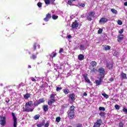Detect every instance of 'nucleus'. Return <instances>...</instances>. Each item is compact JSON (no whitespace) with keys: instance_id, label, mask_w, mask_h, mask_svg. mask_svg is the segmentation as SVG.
<instances>
[{"instance_id":"f257e3e1","label":"nucleus","mask_w":127,"mask_h":127,"mask_svg":"<svg viewBox=\"0 0 127 127\" xmlns=\"http://www.w3.org/2000/svg\"><path fill=\"white\" fill-rule=\"evenodd\" d=\"M33 103H32V101H30L27 102L25 104V108H23V111L26 112V113H29L30 112H33L34 111V108L31 109L29 108V107H33Z\"/></svg>"},{"instance_id":"f03ea898","label":"nucleus","mask_w":127,"mask_h":127,"mask_svg":"<svg viewBox=\"0 0 127 127\" xmlns=\"http://www.w3.org/2000/svg\"><path fill=\"white\" fill-rule=\"evenodd\" d=\"M67 115L69 120H73L75 117V106L73 105L69 107V109L67 112Z\"/></svg>"},{"instance_id":"7ed1b4c3","label":"nucleus","mask_w":127,"mask_h":127,"mask_svg":"<svg viewBox=\"0 0 127 127\" xmlns=\"http://www.w3.org/2000/svg\"><path fill=\"white\" fill-rule=\"evenodd\" d=\"M12 117H13V127H16L17 126V118L15 117V114L13 112H12Z\"/></svg>"},{"instance_id":"20e7f679","label":"nucleus","mask_w":127,"mask_h":127,"mask_svg":"<svg viewBox=\"0 0 127 127\" xmlns=\"http://www.w3.org/2000/svg\"><path fill=\"white\" fill-rule=\"evenodd\" d=\"M102 125V119H98L94 123L93 127H100Z\"/></svg>"},{"instance_id":"39448f33","label":"nucleus","mask_w":127,"mask_h":127,"mask_svg":"<svg viewBox=\"0 0 127 127\" xmlns=\"http://www.w3.org/2000/svg\"><path fill=\"white\" fill-rule=\"evenodd\" d=\"M6 124L5 117L0 116V125L1 126H4Z\"/></svg>"},{"instance_id":"423d86ee","label":"nucleus","mask_w":127,"mask_h":127,"mask_svg":"<svg viewBox=\"0 0 127 127\" xmlns=\"http://www.w3.org/2000/svg\"><path fill=\"white\" fill-rule=\"evenodd\" d=\"M98 72H99L100 76H105L106 69L104 67H100L98 69Z\"/></svg>"},{"instance_id":"0eeeda50","label":"nucleus","mask_w":127,"mask_h":127,"mask_svg":"<svg viewBox=\"0 0 127 127\" xmlns=\"http://www.w3.org/2000/svg\"><path fill=\"white\" fill-rule=\"evenodd\" d=\"M52 17V15H51V14L48 13L46 14V17L44 18V21L46 22H48V21H49V19Z\"/></svg>"},{"instance_id":"6e6552de","label":"nucleus","mask_w":127,"mask_h":127,"mask_svg":"<svg viewBox=\"0 0 127 127\" xmlns=\"http://www.w3.org/2000/svg\"><path fill=\"white\" fill-rule=\"evenodd\" d=\"M108 19L106 17H102L99 20V23L100 24H105L106 22H108Z\"/></svg>"},{"instance_id":"1a4fd4ad","label":"nucleus","mask_w":127,"mask_h":127,"mask_svg":"<svg viewBox=\"0 0 127 127\" xmlns=\"http://www.w3.org/2000/svg\"><path fill=\"white\" fill-rule=\"evenodd\" d=\"M78 26H79V23L75 20L74 22H72L71 27L72 28H76Z\"/></svg>"},{"instance_id":"9d476101","label":"nucleus","mask_w":127,"mask_h":127,"mask_svg":"<svg viewBox=\"0 0 127 127\" xmlns=\"http://www.w3.org/2000/svg\"><path fill=\"white\" fill-rule=\"evenodd\" d=\"M124 39V35L120 34L118 35V38L117 39L118 42H122Z\"/></svg>"},{"instance_id":"9b49d317","label":"nucleus","mask_w":127,"mask_h":127,"mask_svg":"<svg viewBox=\"0 0 127 127\" xmlns=\"http://www.w3.org/2000/svg\"><path fill=\"white\" fill-rule=\"evenodd\" d=\"M55 102H56L55 99H51L48 101V105H49V106H52V104H54V103H55Z\"/></svg>"},{"instance_id":"f8f14e48","label":"nucleus","mask_w":127,"mask_h":127,"mask_svg":"<svg viewBox=\"0 0 127 127\" xmlns=\"http://www.w3.org/2000/svg\"><path fill=\"white\" fill-rule=\"evenodd\" d=\"M69 99H70L71 102L75 101V94L71 93L69 94Z\"/></svg>"},{"instance_id":"ddd939ff","label":"nucleus","mask_w":127,"mask_h":127,"mask_svg":"<svg viewBox=\"0 0 127 127\" xmlns=\"http://www.w3.org/2000/svg\"><path fill=\"white\" fill-rule=\"evenodd\" d=\"M43 110L44 112H45V113L48 112V110H49V108H48V105H44L43 106Z\"/></svg>"},{"instance_id":"4468645a","label":"nucleus","mask_w":127,"mask_h":127,"mask_svg":"<svg viewBox=\"0 0 127 127\" xmlns=\"http://www.w3.org/2000/svg\"><path fill=\"white\" fill-rule=\"evenodd\" d=\"M31 94L27 93L26 94L24 95V98L25 100H27L28 99H29L30 98V96Z\"/></svg>"},{"instance_id":"2eb2a0df","label":"nucleus","mask_w":127,"mask_h":127,"mask_svg":"<svg viewBox=\"0 0 127 127\" xmlns=\"http://www.w3.org/2000/svg\"><path fill=\"white\" fill-rule=\"evenodd\" d=\"M37 54H38V53H36V55L32 54V56L30 57L31 59L35 60V59L37 58Z\"/></svg>"},{"instance_id":"dca6fc26","label":"nucleus","mask_w":127,"mask_h":127,"mask_svg":"<svg viewBox=\"0 0 127 127\" xmlns=\"http://www.w3.org/2000/svg\"><path fill=\"white\" fill-rule=\"evenodd\" d=\"M84 79L88 84H91V81L88 78V75H84Z\"/></svg>"},{"instance_id":"f3484780","label":"nucleus","mask_w":127,"mask_h":127,"mask_svg":"<svg viewBox=\"0 0 127 127\" xmlns=\"http://www.w3.org/2000/svg\"><path fill=\"white\" fill-rule=\"evenodd\" d=\"M63 91L64 94H65V95H68V94L70 93V90L67 88L63 89Z\"/></svg>"},{"instance_id":"a211bd4d","label":"nucleus","mask_w":127,"mask_h":127,"mask_svg":"<svg viewBox=\"0 0 127 127\" xmlns=\"http://www.w3.org/2000/svg\"><path fill=\"white\" fill-rule=\"evenodd\" d=\"M37 46L39 47V48L40 47V46H39L38 44H37V43H35L33 44V51H35V50H36V48L37 47Z\"/></svg>"},{"instance_id":"6ab92c4d","label":"nucleus","mask_w":127,"mask_h":127,"mask_svg":"<svg viewBox=\"0 0 127 127\" xmlns=\"http://www.w3.org/2000/svg\"><path fill=\"white\" fill-rule=\"evenodd\" d=\"M90 65L92 67H96V66H97V62L95 61H92L90 63Z\"/></svg>"},{"instance_id":"aec40b11","label":"nucleus","mask_w":127,"mask_h":127,"mask_svg":"<svg viewBox=\"0 0 127 127\" xmlns=\"http://www.w3.org/2000/svg\"><path fill=\"white\" fill-rule=\"evenodd\" d=\"M78 59L79 60H84V55H82V54H80L78 56Z\"/></svg>"},{"instance_id":"412c9836","label":"nucleus","mask_w":127,"mask_h":127,"mask_svg":"<svg viewBox=\"0 0 127 127\" xmlns=\"http://www.w3.org/2000/svg\"><path fill=\"white\" fill-rule=\"evenodd\" d=\"M121 75L123 79H127V74L124 72H122Z\"/></svg>"},{"instance_id":"4be33fe9","label":"nucleus","mask_w":127,"mask_h":127,"mask_svg":"<svg viewBox=\"0 0 127 127\" xmlns=\"http://www.w3.org/2000/svg\"><path fill=\"white\" fill-rule=\"evenodd\" d=\"M104 49L107 51V50H110L111 49V46H105L104 47Z\"/></svg>"},{"instance_id":"5701e85b","label":"nucleus","mask_w":127,"mask_h":127,"mask_svg":"<svg viewBox=\"0 0 127 127\" xmlns=\"http://www.w3.org/2000/svg\"><path fill=\"white\" fill-rule=\"evenodd\" d=\"M88 15H90L92 17H95V12L91 11L88 13Z\"/></svg>"},{"instance_id":"b1692460","label":"nucleus","mask_w":127,"mask_h":127,"mask_svg":"<svg viewBox=\"0 0 127 127\" xmlns=\"http://www.w3.org/2000/svg\"><path fill=\"white\" fill-rule=\"evenodd\" d=\"M99 116H100V117H104L105 116H106V112H101L99 113Z\"/></svg>"},{"instance_id":"393cba45","label":"nucleus","mask_w":127,"mask_h":127,"mask_svg":"<svg viewBox=\"0 0 127 127\" xmlns=\"http://www.w3.org/2000/svg\"><path fill=\"white\" fill-rule=\"evenodd\" d=\"M112 12H113V13H114V14H118V11L117 10H116L114 8H112L111 9Z\"/></svg>"},{"instance_id":"a878e982","label":"nucleus","mask_w":127,"mask_h":127,"mask_svg":"<svg viewBox=\"0 0 127 127\" xmlns=\"http://www.w3.org/2000/svg\"><path fill=\"white\" fill-rule=\"evenodd\" d=\"M38 102H39L40 105V104H42L43 103H44V98H41L39 99Z\"/></svg>"},{"instance_id":"bb28decb","label":"nucleus","mask_w":127,"mask_h":127,"mask_svg":"<svg viewBox=\"0 0 127 127\" xmlns=\"http://www.w3.org/2000/svg\"><path fill=\"white\" fill-rule=\"evenodd\" d=\"M107 67H108L109 69H113V67H114V65H113V64H107Z\"/></svg>"},{"instance_id":"cd10ccee","label":"nucleus","mask_w":127,"mask_h":127,"mask_svg":"<svg viewBox=\"0 0 127 127\" xmlns=\"http://www.w3.org/2000/svg\"><path fill=\"white\" fill-rule=\"evenodd\" d=\"M44 125H45V122H44V123H43L37 124V127H43V126H44Z\"/></svg>"},{"instance_id":"c85d7f7f","label":"nucleus","mask_w":127,"mask_h":127,"mask_svg":"<svg viewBox=\"0 0 127 127\" xmlns=\"http://www.w3.org/2000/svg\"><path fill=\"white\" fill-rule=\"evenodd\" d=\"M39 118H40V115H39V114L38 115H36L34 116V119L36 121L37 120H38V119H39Z\"/></svg>"},{"instance_id":"c756f323","label":"nucleus","mask_w":127,"mask_h":127,"mask_svg":"<svg viewBox=\"0 0 127 127\" xmlns=\"http://www.w3.org/2000/svg\"><path fill=\"white\" fill-rule=\"evenodd\" d=\"M104 78H105V75H101L98 81L102 83V82L103 81V79H104Z\"/></svg>"},{"instance_id":"7c9ffc66","label":"nucleus","mask_w":127,"mask_h":127,"mask_svg":"<svg viewBox=\"0 0 127 127\" xmlns=\"http://www.w3.org/2000/svg\"><path fill=\"white\" fill-rule=\"evenodd\" d=\"M95 83H96L97 86H100V85H101V84L102 83V82H101V81H99V80H95Z\"/></svg>"},{"instance_id":"2f4dec72","label":"nucleus","mask_w":127,"mask_h":127,"mask_svg":"<svg viewBox=\"0 0 127 127\" xmlns=\"http://www.w3.org/2000/svg\"><path fill=\"white\" fill-rule=\"evenodd\" d=\"M102 96H103V97L104 98H105L106 99H109V95H107V94L106 93H102Z\"/></svg>"},{"instance_id":"473e14b6","label":"nucleus","mask_w":127,"mask_h":127,"mask_svg":"<svg viewBox=\"0 0 127 127\" xmlns=\"http://www.w3.org/2000/svg\"><path fill=\"white\" fill-rule=\"evenodd\" d=\"M78 7H85V3H80L78 4Z\"/></svg>"},{"instance_id":"72a5a7b5","label":"nucleus","mask_w":127,"mask_h":127,"mask_svg":"<svg viewBox=\"0 0 127 127\" xmlns=\"http://www.w3.org/2000/svg\"><path fill=\"white\" fill-rule=\"evenodd\" d=\"M60 121H61V118L59 117L56 118V121L57 123H60Z\"/></svg>"},{"instance_id":"f704fd0d","label":"nucleus","mask_w":127,"mask_h":127,"mask_svg":"<svg viewBox=\"0 0 127 127\" xmlns=\"http://www.w3.org/2000/svg\"><path fill=\"white\" fill-rule=\"evenodd\" d=\"M92 72H93V73H96V72H98V70L95 68H93L90 71L91 73Z\"/></svg>"},{"instance_id":"c9c22d12","label":"nucleus","mask_w":127,"mask_h":127,"mask_svg":"<svg viewBox=\"0 0 127 127\" xmlns=\"http://www.w3.org/2000/svg\"><path fill=\"white\" fill-rule=\"evenodd\" d=\"M99 111H106V108H105V107H100L99 108Z\"/></svg>"},{"instance_id":"e433bc0d","label":"nucleus","mask_w":127,"mask_h":127,"mask_svg":"<svg viewBox=\"0 0 127 127\" xmlns=\"http://www.w3.org/2000/svg\"><path fill=\"white\" fill-rule=\"evenodd\" d=\"M46 4H50V0H44Z\"/></svg>"},{"instance_id":"4c0bfd02","label":"nucleus","mask_w":127,"mask_h":127,"mask_svg":"<svg viewBox=\"0 0 127 127\" xmlns=\"http://www.w3.org/2000/svg\"><path fill=\"white\" fill-rule=\"evenodd\" d=\"M55 94H52L50 96V99H55Z\"/></svg>"},{"instance_id":"58836bf2","label":"nucleus","mask_w":127,"mask_h":127,"mask_svg":"<svg viewBox=\"0 0 127 127\" xmlns=\"http://www.w3.org/2000/svg\"><path fill=\"white\" fill-rule=\"evenodd\" d=\"M52 18H53V19L56 20L58 18V16L55 15H53Z\"/></svg>"},{"instance_id":"ea45409f","label":"nucleus","mask_w":127,"mask_h":127,"mask_svg":"<svg viewBox=\"0 0 127 127\" xmlns=\"http://www.w3.org/2000/svg\"><path fill=\"white\" fill-rule=\"evenodd\" d=\"M124 126H125V124H124L123 122L119 123V127H124Z\"/></svg>"},{"instance_id":"a19ab883","label":"nucleus","mask_w":127,"mask_h":127,"mask_svg":"<svg viewBox=\"0 0 127 127\" xmlns=\"http://www.w3.org/2000/svg\"><path fill=\"white\" fill-rule=\"evenodd\" d=\"M62 90V87H59L58 86H57L56 91L57 92H59V91H61Z\"/></svg>"},{"instance_id":"79ce46f5","label":"nucleus","mask_w":127,"mask_h":127,"mask_svg":"<svg viewBox=\"0 0 127 127\" xmlns=\"http://www.w3.org/2000/svg\"><path fill=\"white\" fill-rule=\"evenodd\" d=\"M72 2L73 1L72 0H68L67 1V3L69 4V5H72Z\"/></svg>"},{"instance_id":"37998d69","label":"nucleus","mask_w":127,"mask_h":127,"mask_svg":"<svg viewBox=\"0 0 127 127\" xmlns=\"http://www.w3.org/2000/svg\"><path fill=\"white\" fill-rule=\"evenodd\" d=\"M115 108L116 110H120V107L119 106V105L116 104L115 105Z\"/></svg>"},{"instance_id":"c03bdc74","label":"nucleus","mask_w":127,"mask_h":127,"mask_svg":"<svg viewBox=\"0 0 127 127\" xmlns=\"http://www.w3.org/2000/svg\"><path fill=\"white\" fill-rule=\"evenodd\" d=\"M102 32H103V29L100 28L98 31V34H102Z\"/></svg>"},{"instance_id":"a18cd8bd","label":"nucleus","mask_w":127,"mask_h":127,"mask_svg":"<svg viewBox=\"0 0 127 127\" xmlns=\"http://www.w3.org/2000/svg\"><path fill=\"white\" fill-rule=\"evenodd\" d=\"M87 20H88L89 21H91L92 20V16H90V15H88L87 16Z\"/></svg>"},{"instance_id":"49530a36","label":"nucleus","mask_w":127,"mask_h":127,"mask_svg":"<svg viewBox=\"0 0 127 127\" xmlns=\"http://www.w3.org/2000/svg\"><path fill=\"white\" fill-rule=\"evenodd\" d=\"M37 5H38V7H42V3L39 2L37 3Z\"/></svg>"},{"instance_id":"de8ad7c7","label":"nucleus","mask_w":127,"mask_h":127,"mask_svg":"<svg viewBox=\"0 0 127 127\" xmlns=\"http://www.w3.org/2000/svg\"><path fill=\"white\" fill-rule=\"evenodd\" d=\"M75 127H83V125L81 124H77L76 125Z\"/></svg>"},{"instance_id":"09e8293b","label":"nucleus","mask_w":127,"mask_h":127,"mask_svg":"<svg viewBox=\"0 0 127 127\" xmlns=\"http://www.w3.org/2000/svg\"><path fill=\"white\" fill-rule=\"evenodd\" d=\"M123 112H124L126 115H127V109L124 108L123 109Z\"/></svg>"},{"instance_id":"8fccbe9b","label":"nucleus","mask_w":127,"mask_h":127,"mask_svg":"<svg viewBox=\"0 0 127 127\" xmlns=\"http://www.w3.org/2000/svg\"><path fill=\"white\" fill-rule=\"evenodd\" d=\"M34 106H35V107H38V106L39 105H40V104H39V102H38H38H35L34 103Z\"/></svg>"},{"instance_id":"3c124183","label":"nucleus","mask_w":127,"mask_h":127,"mask_svg":"<svg viewBox=\"0 0 127 127\" xmlns=\"http://www.w3.org/2000/svg\"><path fill=\"white\" fill-rule=\"evenodd\" d=\"M118 24H119V25H122L123 24V22L122 21V20H119L118 21Z\"/></svg>"},{"instance_id":"603ef678","label":"nucleus","mask_w":127,"mask_h":127,"mask_svg":"<svg viewBox=\"0 0 127 127\" xmlns=\"http://www.w3.org/2000/svg\"><path fill=\"white\" fill-rule=\"evenodd\" d=\"M84 48H85V46H84V45L81 44L80 45V49H84Z\"/></svg>"},{"instance_id":"864d4df0","label":"nucleus","mask_w":127,"mask_h":127,"mask_svg":"<svg viewBox=\"0 0 127 127\" xmlns=\"http://www.w3.org/2000/svg\"><path fill=\"white\" fill-rule=\"evenodd\" d=\"M30 79H31V81H32V82L36 81V79H35V78L34 77H31Z\"/></svg>"},{"instance_id":"5fc2aeb1","label":"nucleus","mask_w":127,"mask_h":127,"mask_svg":"<svg viewBox=\"0 0 127 127\" xmlns=\"http://www.w3.org/2000/svg\"><path fill=\"white\" fill-rule=\"evenodd\" d=\"M120 34H122L124 33V29H122L120 31H119Z\"/></svg>"},{"instance_id":"6e6d98bb","label":"nucleus","mask_w":127,"mask_h":127,"mask_svg":"<svg viewBox=\"0 0 127 127\" xmlns=\"http://www.w3.org/2000/svg\"><path fill=\"white\" fill-rule=\"evenodd\" d=\"M40 88L41 89H44V88H45V86L44 84H42L41 86H40Z\"/></svg>"},{"instance_id":"4d7b16f0","label":"nucleus","mask_w":127,"mask_h":127,"mask_svg":"<svg viewBox=\"0 0 127 127\" xmlns=\"http://www.w3.org/2000/svg\"><path fill=\"white\" fill-rule=\"evenodd\" d=\"M45 127H49V123L47 122L45 125H44Z\"/></svg>"},{"instance_id":"13d9d810","label":"nucleus","mask_w":127,"mask_h":127,"mask_svg":"<svg viewBox=\"0 0 127 127\" xmlns=\"http://www.w3.org/2000/svg\"><path fill=\"white\" fill-rule=\"evenodd\" d=\"M64 51V50L63 49V48L60 49V51H59V53H60V54L62 53V52H63Z\"/></svg>"},{"instance_id":"bf43d9fd","label":"nucleus","mask_w":127,"mask_h":127,"mask_svg":"<svg viewBox=\"0 0 127 127\" xmlns=\"http://www.w3.org/2000/svg\"><path fill=\"white\" fill-rule=\"evenodd\" d=\"M56 55H57V53H55L52 57V58H54V57H56Z\"/></svg>"},{"instance_id":"052dcab7","label":"nucleus","mask_w":127,"mask_h":127,"mask_svg":"<svg viewBox=\"0 0 127 127\" xmlns=\"http://www.w3.org/2000/svg\"><path fill=\"white\" fill-rule=\"evenodd\" d=\"M67 38H68V39H71V38H72V36L70 35H67Z\"/></svg>"},{"instance_id":"680f3d73","label":"nucleus","mask_w":127,"mask_h":127,"mask_svg":"<svg viewBox=\"0 0 127 127\" xmlns=\"http://www.w3.org/2000/svg\"><path fill=\"white\" fill-rule=\"evenodd\" d=\"M109 81L110 82H113L114 81V78L112 77V78H110Z\"/></svg>"},{"instance_id":"e2e57ef3","label":"nucleus","mask_w":127,"mask_h":127,"mask_svg":"<svg viewBox=\"0 0 127 127\" xmlns=\"http://www.w3.org/2000/svg\"><path fill=\"white\" fill-rule=\"evenodd\" d=\"M20 87H21V83L20 84H19V85H18L17 88H18V89H19V88H20Z\"/></svg>"},{"instance_id":"0e129e2a","label":"nucleus","mask_w":127,"mask_h":127,"mask_svg":"<svg viewBox=\"0 0 127 127\" xmlns=\"http://www.w3.org/2000/svg\"><path fill=\"white\" fill-rule=\"evenodd\" d=\"M87 95V93L84 92L83 96H85V97Z\"/></svg>"},{"instance_id":"69168bd1","label":"nucleus","mask_w":127,"mask_h":127,"mask_svg":"<svg viewBox=\"0 0 127 127\" xmlns=\"http://www.w3.org/2000/svg\"><path fill=\"white\" fill-rule=\"evenodd\" d=\"M10 100H9V99H8V100H6V103H9V101Z\"/></svg>"},{"instance_id":"338daca9","label":"nucleus","mask_w":127,"mask_h":127,"mask_svg":"<svg viewBox=\"0 0 127 127\" xmlns=\"http://www.w3.org/2000/svg\"><path fill=\"white\" fill-rule=\"evenodd\" d=\"M124 5H125V6H127V2H125L124 3Z\"/></svg>"},{"instance_id":"774afa93","label":"nucleus","mask_w":127,"mask_h":127,"mask_svg":"<svg viewBox=\"0 0 127 127\" xmlns=\"http://www.w3.org/2000/svg\"><path fill=\"white\" fill-rule=\"evenodd\" d=\"M37 110H38V111H40L41 108H37Z\"/></svg>"}]
</instances>
